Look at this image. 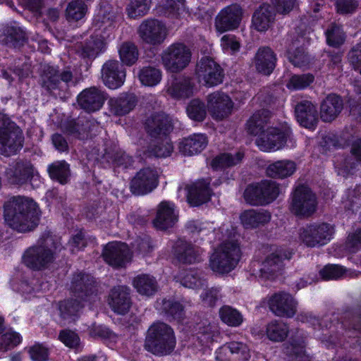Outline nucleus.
<instances>
[{"instance_id":"1","label":"nucleus","mask_w":361,"mask_h":361,"mask_svg":"<svg viewBox=\"0 0 361 361\" xmlns=\"http://www.w3.org/2000/svg\"><path fill=\"white\" fill-rule=\"evenodd\" d=\"M6 224L18 232L32 231L39 223V209L33 200L24 196H13L4 204Z\"/></svg>"},{"instance_id":"2","label":"nucleus","mask_w":361,"mask_h":361,"mask_svg":"<svg viewBox=\"0 0 361 361\" xmlns=\"http://www.w3.org/2000/svg\"><path fill=\"white\" fill-rule=\"evenodd\" d=\"M173 329L161 322H154L148 329L145 341V348L156 355L171 353L176 346Z\"/></svg>"},{"instance_id":"3","label":"nucleus","mask_w":361,"mask_h":361,"mask_svg":"<svg viewBox=\"0 0 361 361\" xmlns=\"http://www.w3.org/2000/svg\"><path fill=\"white\" fill-rule=\"evenodd\" d=\"M59 246V243L48 235L25 251L23 257V262L34 270L46 269L54 261Z\"/></svg>"},{"instance_id":"4","label":"nucleus","mask_w":361,"mask_h":361,"mask_svg":"<svg viewBox=\"0 0 361 361\" xmlns=\"http://www.w3.org/2000/svg\"><path fill=\"white\" fill-rule=\"evenodd\" d=\"M240 258V250L233 241L225 242L216 247L209 258V267L219 274L231 271Z\"/></svg>"},{"instance_id":"5","label":"nucleus","mask_w":361,"mask_h":361,"mask_svg":"<svg viewBox=\"0 0 361 361\" xmlns=\"http://www.w3.org/2000/svg\"><path fill=\"white\" fill-rule=\"evenodd\" d=\"M21 129L6 114L0 113V154L10 157L23 146Z\"/></svg>"},{"instance_id":"6","label":"nucleus","mask_w":361,"mask_h":361,"mask_svg":"<svg viewBox=\"0 0 361 361\" xmlns=\"http://www.w3.org/2000/svg\"><path fill=\"white\" fill-rule=\"evenodd\" d=\"M334 232V227L329 224L314 223L301 228L298 232V238L307 247H320L331 240Z\"/></svg>"},{"instance_id":"7","label":"nucleus","mask_w":361,"mask_h":361,"mask_svg":"<svg viewBox=\"0 0 361 361\" xmlns=\"http://www.w3.org/2000/svg\"><path fill=\"white\" fill-rule=\"evenodd\" d=\"M279 194V188L276 183L264 180L247 186L244 192V198L252 205H264L273 202Z\"/></svg>"},{"instance_id":"8","label":"nucleus","mask_w":361,"mask_h":361,"mask_svg":"<svg viewBox=\"0 0 361 361\" xmlns=\"http://www.w3.org/2000/svg\"><path fill=\"white\" fill-rule=\"evenodd\" d=\"M75 83L73 74L68 68L59 72L52 66H45L41 74L42 86L49 92L56 90H66Z\"/></svg>"},{"instance_id":"9","label":"nucleus","mask_w":361,"mask_h":361,"mask_svg":"<svg viewBox=\"0 0 361 361\" xmlns=\"http://www.w3.org/2000/svg\"><path fill=\"white\" fill-rule=\"evenodd\" d=\"M317 204L315 194L309 187L301 185L293 193L290 209L296 216L307 217L316 211Z\"/></svg>"},{"instance_id":"10","label":"nucleus","mask_w":361,"mask_h":361,"mask_svg":"<svg viewBox=\"0 0 361 361\" xmlns=\"http://www.w3.org/2000/svg\"><path fill=\"white\" fill-rule=\"evenodd\" d=\"M190 59V49L181 43L171 44L162 54L164 66L172 73L183 70L189 64Z\"/></svg>"},{"instance_id":"11","label":"nucleus","mask_w":361,"mask_h":361,"mask_svg":"<svg viewBox=\"0 0 361 361\" xmlns=\"http://www.w3.org/2000/svg\"><path fill=\"white\" fill-rule=\"evenodd\" d=\"M195 75L200 83L207 87L221 84L224 79V71L212 58L202 57L196 65Z\"/></svg>"},{"instance_id":"12","label":"nucleus","mask_w":361,"mask_h":361,"mask_svg":"<svg viewBox=\"0 0 361 361\" xmlns=\"http://www.w3.org/2000/svg\"><path fill=\"white\" fill-rule=\"evenodd\" d=\"M137 34L143 43L149 45H159L167 36V28L161 21L149 18L143 20L137 28Z\"/></svg>"},{"instance_id":"13","label":"nucleus","mask_w":361,"mask_h":361,"mask_svg":"<svg viewBox=\"0 0 361 361\" xmlns=\"http://www.w3.org/2000/svg\"><path fill=\"white\" fill-rule=\"evenodd\" d=\"M267 305L275 316L292 318L297 312L298 302L290 294L281 291L268 297Z\"/></svg>"},{"instance_id":"14","label":"nucleus","mask_w":361,"mask_h":361,"mask_svg":"<svg viewBox=\"0 0 361 361\" xmlns=\"http://www.w3.org/2000/svg\"><path fill=\"white\" fill-rule=\"evenodd\" d=\"M288 131L276 127H267L256 139L255 143L263 152L276 151L286 144Z\"/></svg>"},{"instance_id":"15","label":"nucleus","mask_w":361,"mask_h":361,"mask_svg":"<svg viewBox=\"0 0 361 361\" xmlns=\"http://www.w3.org/2000/svg\"><path fill=\"white\" fill-rule=\"evenodd\" d=\"M207 108L215 120L221 121L231 115L233 102L224 92L216 91L207 96Z\"/></svg>"},{"instance_id":"16","label":"nucleus","mask_w":361,"mask_h":361,"mask_svg":"<svg viewBox=\"0 0 361 361\" xmlns=\"http://www.w3.org/2000/svg\"><path fill=\"white\" fill-rule=\"evenodd\" d=\"M71 289L74 298L85 302L94 298L97 293L94 278L83 273L73 276Z\"/></svg>"},{"instance_id":"17","label":"nucleus","mask_w":361,"mask_h":361,"mask_svg":"<svg viewBox=\"0 0 361 361\" xmlns=\"http://www.w3.org/2000/svg\"><path fill=\"white\" fill-rule=\"evenodd\" d=\"M157 185V172L151 168H145L131 180L130 190L135 195H145L152 191Z\"/></svg>"},{"instance_id":"18","label":"nucleus","mask_w":361,"mask_h":361,"mask_svg":"<svg viewBox=\"0 0 361 361\" xmlns=\"http://www.w3.org/2000/svg\"><path fill=\"white\" fill-rule=\"evenodd\" d=\"M242 9L237 4L223 8L215 18V27L218 32H224L238 27L242 18Z\"/></svg>"},{"instance_id":"19","label":"nucleus","mask_w":361,"mask_h":361,"mask_svg":"<svg viewBox=\"0 0 361 361\" xmlns=\"http://www.w3.org/2000/svg\"><path fill=\"white\" fill-rule=\"evenodd\" d=\"M98 128L99 123L91 116L80 117L77 120L69 121L63 126L68 134L80 140L90 137Z\"/></svg>"},{"instance_id":"20","label":"nucleus","mask_w":361,"mask_h":361,"mask_svg":"<svg viewBox=\"0 0 361 361\" xmlns=\"http://www.w3.org/2000/svg\"><path fill=\"white\" fill-rule=\"evenodd\" d=\"M102 255L105 262L114 267H123L131 259L128 245L118 242L108 243Z\"/></svg>"},{"instance_id":"21","label":"nucleus","mask_w":361,"mask_h":361,"mask_svg":"<svg viewBox=\"0 0 361 361\" xmlns=\"http://www.w3.org/2000/svg\"><path fill=\"white\" fill-rule=\"evenodd\" d=\"M126 75V69L118 61H107L102 66V79L110 89L120 87L124 83Z\"/></svg>"},{"instance_id":"22","label":"nucleus","mask_w":361,"mask_h":361,"mask_svg":"<svg viewBox=\"0 0 361 361\" xmlns=\"http://www.w3.org/2000/svg\"><path fill=\"white\" fill-rule=\"evenodd\" d=\"M250 357L247 345L239 341H231L216 351L217 361H246Z\"/></svg>"},{"instance_id":"23","label":"nucleus","mask_w":361,"mask_h":361,"mask_svg":"<svg viewBox=\"0 0 361 361\" xmlns=\"http://www.w3.org/2000/svg\"><path fill=\"white\" fill-rule=\"evenodd\" d=\"M290 252L279 249L268 255L262 264L259 276L264 279H273L281 271L283 260L290 259Z\"/></svg>"},{"instance_id":"24","label":"nucleus","mask_w":361,"mask_h":361,"mask_svg":"<svg viewBox=\"0 0 361 361\" xmlns=\"http://www.w3.org/2000/svg\"><path fill=\"white\" fill-rule=\"evenodd\" d=\"M34 171L30 161H18L6 169L5 176L10 183L22 185L31 180Z\"/></svg>"},{"instance_id":"25","label":"nucleus","mask_w":361,"mask_h":361,"mask_svg":"<svg viewBox=\"0 0 361 361\" xmlns=\"http://www.w3.org/2000/svg\"><path fill=\"white\" fill-rule=\"evenodd\" d=\"M145 128L151 137H165L173 130L172 120L164 113H155L146 120Z\"/></svg>"},{"instance_id":"26","label":"nucleus","mask_w":361,"mask_h":361,"mask_svg":"<svg viewBox=\"0 0 361 361\" xmlns=\"http://www.w3.org/2000/svg\"><path fill=\"white\" fill-rule=\"evenodd\" d=\"M105 100L104 92L95 87L84 90L78 97L79 106L88 112H94L100 109Z\"/></svg>"},{"instance_id":"27","label":"nucleus","mask_w":361,"mask_h":361,"mask_svg":"<svg viewBox=\"0 0 361 361\" xmlns=\"http://www.w3.org/2000/svg\"><path fill=\"white\" fill-rule=\"evenodd\" d=\"M177 221L178 215L174 211V205L169 202H161L157 206V215L153 221L154 227L164 231L172 228Z\"/></svg>"},{"instance_id":"28","label":"nucleus","mask_w":361,"mask_h":361,"mask_svg":"<svg viewBox=\"0 0 361 361\" xmlns=\"http://www.w3.org/2000/svg\"><path fill=\"white\" fill-rule=\"evenodd\" d=\"M187 200L193 207L199 206L208 202L212 195L209 182L205 180H199L187 187Z\"/></svg>"},{"instance_id":"29","label":"nucleus","mask_w":361,"mask_h":361,"mask_svg":"<svg viewBox=\"0 0 361 361\" xmlns=\"http://www.w3.org/2000/svg\"><path fill=\"white\" fill-rule=\"evenodd\" d=\"M305 337L304 333L296 329L291 335L290 341L286 344L283 348L284 353L292 360L308 361V357L305 353Z\"/></svg>"},{"instance_id":"30","label":"nucleus","mask_w":361,"mask_h":361,"mask_svg":"<svg viewBox=\"0 0 361 361\" xmlns=\"http://www.w3.org/2000/svg\"><path fill=\"white\" fill-rule=\"evenodd\" d=\"M295 113L298 123L307 128H314L318 121L317 110L313 104L307 100L298 103Z\"/></svg>"},{"instance_id":"31","label":"nucleus","mask_w":361,"mask_h":361,"mask_svg":"<svg viewBox=\"0 0 361 361\" xmlns=\"http://www.w3.org/2000/svg\"><path fill=\"white\" fill-rule=\"evenodd\" d=\"M276 62V56L273 50L268 47L258 49L253 63L257 72L268 75L274 71Z\"/></svg>"},{"instance_id":"32","label":"nucleus","mask_w":361,"mask_h":361,"mask_svg":"<svg viewBox=\"0 0 361 361\" xmlns=\"http://www.w3.org/2000/svg\"><path fill=\"white\" fill-rule=\"evenodd\" d=\"M106 47L104 39L100 36H91L84 42L76 46V52L83 59L93 60Z\"/></svg>"},{"instance_id":"33","label":"nucleus","mask_w":361,"mask_h":361,"mask_svg":"<svg viewBox=\"0 0 361 361\" xmlns=\"http://www.w3.org/2000/svg\"><path fill=\"white\" fill-rule=\"evenodd\" d=\"M109 304L115 312L126 314L130 307V289L126 286L114 288L109 294Z\"/></svg>"},{"instance_id":"34","label":"nucleus","mask_w":361,"mask_h":361,"mask_svg":"<svg viewBox=\"0 0 361 361\" xmlns=\"http://www.w3.org/2000/svg\"><path fill=\"white\" fill-rule=\"evenodd\" d=\"M275 20V13L269 4L261 5L252 16V25L259 32L269 29Z\"/></svg>"},{"instance_id":"35","label":"nucleus","mask_w":361,"mask_h":361,"mask_svg":"<svg viewBox=\"0 0 361 361\" xmlns=\"http://www.w3.org/2000/svg\"><path fill=\"white\" fill-rule=\"evenodd\" d=\"M343 109V101L336 94L328 95L320 106V117L324 122L334 121Z\"/></svg>"},{"instance_id":"36","label":"nucleus","mask_w":361,"mask_h":361,"mask_svg":"<svg viewBox=\"0 0 361 361\" xmlns=\"http://www.w3.org/2000/svg\"><path fill=\"white\" fill-rule=\"evenodd\" d=\"M137 104L133 94H123L118 97L111 98L108 104L109 111L116 116H123L132 111Z\"/></svg>"},{"instance_id":"37","label":"nucleus","mask_w":361,"mask_h":361,"mask_svg":"<svg viewBox=\"0 0 361 361\" xmlns=\"http://www.w3.org/2000/svg\"><path fill=\"white\" fill-rule=\"evenodd\" d=\"M174 252L178 259L182 263L192 264L200 260V249L183 240L176 241Z\"/></svg>"},{"instance_id":"38","label":"nucleus","mask_w":361,"mask_h":361,"mask_svg":"<svg viewBox=\"0 0 361 361\" xmlns=\"http://www.w3.org/2000/svg\"><path fill=\"white\" fill-rule=\"evenodd\" d=\"M271 217L268 211L249 209L243 212L240 218L245 228H254L267 224Z\"/></svg>"},{"instance_id":"39","label":"nucleus","mask_w":361,"mask_h":361,"mask_svg":"<svg viewBox=\"0 0 361 361\" xmlns=\"http://www.w3.org/2000/svg\"><path fill=\"white\" fill-rule=\"evenodd\" d=\"M208 140L204 134H194L185 138L179 145L181 153L191 156L202 152L207 145Z\"/></svg>"},{"instance_id":"40","label":"nucleus","mask_w":361,"mask_h":361,"mask_svg":"<svg viewBox=\"0 0 361 361\" xmlns=\"http://www.w3.org/2000/svg\"><path fill=\"white\" fill-rule=\"evenodd\" d=\"M296 169L294 161L281 160L270 164L266 170L267 175L274 178H284L293 174Z\"/></svg>"},{"instance_id":"41","label":"nucleus","mask_w":361,"mask_h":361,"mask_svg":"<svg viewBox=\"0 0 361 361\" xmlns=\"http://www.w3.org/2000/svg\"><path fill=\"white\" fill-rule=\"evenodd\" d=\"M289 333L288 324L281 320H272L266 327L267 337L273 342L279 343L285 341Z\"/></svg>"},{"instance_id":"42","label":"nucleus","mask_w":361,"mask_h":361,"mask_svg":"<svg viewBox=\"0 0 361 361\" xmlns=\"http://www.w3.org/2000/svg\"><path fill=\"white\" fill-rule=\"evenodd\" d=\"M269 111L262 109L253 114L247 123V130L251 135H259L266 130V126L269 119Z\"/></svg>"},{"instance_id":"43","label":"nucleus","mask_w":361,"mask_h":361,"mask_svg":"<svg viewBox=\"0 0 361 361\" xmlns=\"http://www.w3.org/2000/svg\"><path fill=\"white\" fill-rule=\"evenodd\" d=\"M1 37L3 43L13 47L23 45L26 40L25 32L16 26L5 27L2 30Z\"/></svg>"},{"instance_id":"44","label":"nucleus","mask_w":361,"mask_h":361,"mask_svg":"<svg viewBox=\"0 0 361 361\" xmlns=\"http://www.w3.org/2000/svg\"><path fill=\"white\" fill-rule=\"evenodd\" d=\"M84 302L77 298L61 302L59 311L62 319L69 322L75 321L78 312L83 307Z\"/></svg>"},{"instance_id":"45","label":"nucleus","mask_w":361,"mask_h":361,"mask_svg":"<svg viewBox=\"0 0 361 361\" xmlns=\"http://www.w3.org/2000/svg\"><path fill=\"white\" fill-rule=\"evenodd\" d=\"M157 308L167 317L176 320L182 319L185 315L183 306L179 302L171 299H163L161 302H157Z\"/></svg>"},{"instance_id":"46","label":"nucleus","mask_w":361,"mask_h":361,"mask_svg":"<svg viewBox=\"0 0 361 361\" xmlns=\"http://www.w3.org/2000/svg\"><path fill=\"white\" fill-rule=\"evenodd\" d=\"M133 286L139 293L147 296L155 293L158 288L154 278L147 274L136 276L133 280Z\"/></svg>"},{"instance_id":"47","label":"nucleus","mask_w":361,"mask_h":361,"mask_svg":"<svg viewBox=\"0 0 361 361\" xmlns=\"http://www.w3.org/2000/svg\"><path fill=\"white\" fill-rule=\"evenodd\" d=\"M192 86L189 78H176L168 88V92L175 98L188 97L192 94Z\"/></svg>"},{"instance_id":"48","label":"nucleus","mask_w":361,"mask_h":361,"mask_svg":"<svg viewBox=\"0 0 361 361\" xmlns=\"http://www.w3.org/2000/svg\"><path fill=\"white\" fill-rule=\"evenodd\" d=\"M244 157V152L238 151L234 154L224 153L217 156L212 161V166L214 169L219 167H230L241 162Z\"/></svg>"},{"instance_id":"49","label":"nucleus","mask_w":361,"mask_h":361,"mask_svg":"<svg viewBox=\"0 0 361 361\" xmlns=\"http://www.w3.org/2000/svg\"><path fill=\"white\" fill-rule=\"evenodd\" d=\"M48 171L52 179L58 180L61 184L68 181L70 176L69 165L65 161H57L49 165Z\"/></svg>"},{"instance_id":"50","label":"nucleus","mask_w":361,"mask_h":361,"mask_svg":"<svg viewBox=\"0 0 361 361\" xmlns=\"http://www.w3.org/2000/svg\"><path fill=\"white\" fill-rule=\"evenodd\" d=\"M161 140L152 144L149 147V155L157 157H166L171 154L173 146L171 140L166 137H160Z\"/></svg>"},{"instance_id":"51","label":"nucleus","mask_w":361,"mask_h":361,"mask_svg":"<svg viewBox=\"0 0 361 361\" xmlns=\"http://www.w3.org/2000/svg\"><path fill=\"white\" fill-rule=\"evenodd\" d=\"M161 72L154 66H145L141 68L138 78L141 83L146 86L157 85L161 80Z\"/></svg>"},{"instance_id":"52","label":"nucleus","mask_w":361,"mask_h":361,"mask_svg":"<svg viewBox=\"0 0 361 361\" xmlns=\"http://www.w3.org/2000/svg\"><path fill=\"white\" fill-rule=\"evenodd\" d=\"M118 54L122 63L126 66L134 64L139 56L137 46L130 42H123L118 49Z\"/></svg>"},{"instance_id":"53","label":"nucleus","mask_w":361,"mask_h":361,"mask_svg":"<svg viewBox=\"0 0 361 361\" xmlns=\"http://www.w3.org/2000/svg\"><path fill=\"white\" fill-rule=\"evenodd\" d=\"M151 0H130L126 7V12L130 18L142 17L147 13Z\"/></svg>"},{"instance_id":"54","label":"nucleus","mask_w":361,"mask_h":361,"mask_svg":"<svg viewBox=\"0 0 361 361\" xmlns=\"http://www.w3.org/2000/svg\"><path fill=\"white\" fill-rule=\"evenodd\" d=\"M221 319L231 326H238L243 322L242 314L231 306H223L219 310Z\"/></svg>"},{"instance_id":"55","label":"nucleus","mask_w":361,"mask_h":361,"mask_svg":"<svg viewBox=\"0 0 361 361\" xmlns=\"http://www.w3.org/2000/svg\"><path fill=\"white\" fill-rule=\"evenodd\" d=\"M22 341L20 335L9 330L0 336V352L6 353L19 345Z\"/></svg>"},{"instance_id":"56","label":"nucleus","mask_w":361,"mask_h":361,"mask_svg":"<svg viewBox=\"0 0 361 361\" xmlns=\"http://www.w3.org/2000/svg\"><path fill=\"white\" fill-rule=\"evenodd\" d=\"M187 114L190 118L195 121H202L207 115L204 104L199 99L192 100L187 106Z\"/></svg>"},{"instance_id":"57","label":"nucleus","mask_w":361,"mask_h":361,"mask_svg":"<svg viewBox=\"0 0 361 361\" xmlns=\"http://www.w3.org/2000/svg\"><path fill=\"white\" fill-rule=\"evenodd\" d=\"M87 10V5L82 1H72L66 8L67 18L68 20H79L85 16Z\"/></svg>"},{"instance_id":"58","label":"nucleus","mask_w":361,"mask_h":361,"mask_svg":"<svg viewBox=\"0 0 361 361\" xmlns=\"http://www.w3.org/2000/svg\"><path fill=\"white\" fill-rule=\"evenodd\" d=\"M181 284L189 288H199L204 286V280L202 279L197 271L186 270L180 278Z\"/></svg>"},{"instance_id":"59","label":"nucleus","mask_w":361,"mask_h":361,"mask_svg":"<svg viewBox=\"0 0 361 361\" xmlns=\"http://www.w3.org/2000/svg\"><path fill=\"white\" fill-rule=\"evenodd\" d=\"M327 43L332 47H339L345 41V34L340 25L331 24L326 31Z\"/></svg>"},{"instance_id":"60","label":"nucleus","mask_w":361,"mask_h":361,"mask_svg":"<svg viewBox=\"0 0 361 361\" xmlns=\"http://www.w3.org/2000/svg\"><path fill=\"white\" fill-rule=\"evenodd\" d=\"M159 4L165 13L171 16H178L185 9V0H161Z\"/></svg>"},{"instance_id":"61","label":"nucleus","mask_w":361,"mask_h":361,"mask_svg":"<svg viewBox=\"0 0 361 361\" xmlns=\"http://www.w3.org/2000/svg\"><path fill=\"white\" fill-rule=\"evenodd\" d=\"M313 81L314 76L312 74L294 75L287 83V87L290 90H301L308 87Z\"/></svg>"},{"instance_id":"62","label":"nucleus","mask_w":361,"mask_h":361,"mask_svg":"<svg viewBox=\"0 0 361 361\" xmlns=\"http://www.w3.org/2000/svg\"><path fill=\"white\" fill-rule=\"evenodd\" d=\"M345 273V269L338 265L329 264L320 271V276L324 280L338 279Z\"/></svg>"},{"instance_id":"63","label":"nucleus","mask_w":361,"mask_h":361,"mask_svg":"<svg viewBox=\"0 0 361 361\" xmlns=\"http://www.w3.org/2000/svg\"><path fill=\"white\" fill-rule=\"evenodd\" d=\"M345 247L350 252H356L361 249V228L348 234L345 241Z\"/></svg>"},{"instance_id":"64","label":"nucleus","mask_w":361,"mask_h":361,"mask_svg":"<svg viewBox=\"0 0 361 361\" xmlns=\"http://www.w3.org/2000/svg\"><path fill=\"white\" fill-rule=\"evenodd\" d=\"M30 358L32 361H47L49 352L47 348L42 344H35L28 350Z\"/></svg>"}]
</instances>
